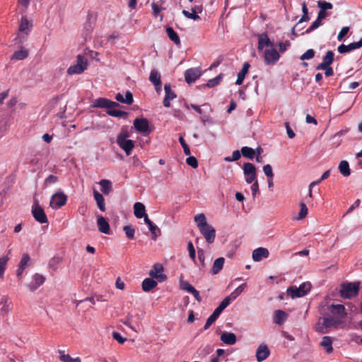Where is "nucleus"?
Masks as SVG:
<instances>
[{
	"label": "nucleus",
	"mask_w": 362,
	"mask_h": 362,
	"mask_svg": "<svg viewBox=\"0 0 362 362\" xmlns=\"http://www.w3.org/2000/svg\"><path fill=\"white\" fill-rule=\"evenodd\" d=\"M225 262V259L223 257L217 258L214 264L211 269V274L215 275L220 272V271L223 269V264Z\"/></svg>",
	"instance_id": "obj_36"
},
{
	"label": "nucleus",
	"mask_w": 362,
	"mask_h": 362,
	"mask_svg": "<svg viewBox=\"0 0 362 362\" xmlns=\"http://www.w3.org/2000/svg\"><path fill=\"white\" fill-rule=\"evenodd\" d=\"M328 309L331 313L338 315L341 318L345 317L347 315L344 305L341 304H332L329 306Z\"/></svg>",
	"instance_id": "obj_19"
},
{
	"label": "nucleus",
	"mask_w": 362,
	"mask_h": 362,
	"mask_svg": "<svg viewBox=\"0 0 362 362\" xmlns=\"http://www.w3.org/2000/svg\"><path fill=\"white\" fill-rule=\"evenodd\" d=\"M8 260L9 258L6 255L0 257V279L4 275Z\"/></svg>",
	"instance_id": "obj_46"
},
{
	"label": "nucleus",
	"mask_w": 362,
	"mask_h": 362,
	"mask_svg": "<svg viewBox=\"0 0 362 362\" xmlns=\"http://www.w3.org/2000/svg\"><path fill=\"white\" fill-rule=\"evenodd\" d=\"M302 11H303V16L300 18V19L298 21V22L296 24V25L292 29V34L294 36H297L298 34L297 33V31H300L303 30V28H299V25L303 23L308 21L310 20V18L308 16V9L307 8V5L305 2H303L302 4Z\"/></svg>",
	"instance_id": "obj_13"
},
{
	"label": "nucleus",
	"mask_w": 362,
	"mask_h": 362,
	"mask_svg": "<svg viewBox=\"0 0 362 362\" xmlns=\"http://www.w3.org/2000/svg\"><path fill=\"white\" fill-rule=\"evenodd\" d=\"M186 163L188 165L192 167L193 168H197L198 167V161L194 156H189L186 159Z\"/></svg>",
	"instance_id": "obj_64"
},
{
	"label": "nucleus",
	"mask_w": 362,
	"mask_h": 362,
	"mask_svg": "<svg viewBox=\"0 0 362 362\" xmlns=\"http://www.w3.org/2000/svg\"><path fill=\"white\" fill-rule=\"evenodd\" d=\"M339 170L344 177H348L351 174L349 164L346 160H342L339 163Z\"/></svg>",
	"instance_id": "obj_38"
},
{
	"label": "nucleus",
	"mask_w": 362,
	"mask_h": 362,
	"mask_svg": "<svg viewBox=\"0 0 362 362\" xmlns=\"http://www.w3.org/2000/svg\"><path fill=\"white\" fill-rule=\"evenodd\" d=\"M133 124L136 131L144 136L149 135L153 131V128L150 127L149 122L146 118H136Z\"/></svg>",
	"instance_id": "obj_4"
},
{
	"label": "nucleus",
	"mask_w": 362,
	"mask_h": 362,
	"mask_svg": "<svg viewBox=\"0 0 362 362\" xmlns=\"http://www.w3.org/2000/svg\"><path fill=\"white\" fill-rule=\"evenodd\" d=\"M187 249L189 251V257L195 262L196 259V250L192 242H189L187 244Z\"/></svg>",
	"instance_id": "obj_60"
},
{
	"label": "nucleus",
	"mask_w": 362,
	"mask_h": 362,
	"mask_svg": "<svg viewBox=\"0 0 362 362\" xmlns=\"http://www.w3.org/2000/svg\"><path fill=\"white\" fill-rule=\"evenodd\" d=\"M94 199L97 203V206L102 211H105V202L103 196L97 190H93Z\"/></svg>",
	"instance_id": "obj_32"
},
{
	"label": "nucleus",
	"mask_w": 362,
	"mask_h": 362,
	"mask_svg": "<svg viewBox=\"0 0 362 362\" xmlns=\"http://www.w3.org/2000/svg\"><path fill=\"white\" fill-rule=\"evenodd\" d=\"M117 145L126 153L127 156H129L134 148V141L129 139L117 142Z\"/></svg>",
	"instance_id": "obj_26"
},
{
	"label": "nucleus",
	"mask_w": 362,
	"mask_h": 362,
	"mask_svg": "<svg viewBox=\"0 0 362 362\" xmlns=\"http://www.w3.org/2000/svg\"><path fill=\"white\" fill-rule=\"evenodd\" d=\"M97 225L100 232L105 234H110V225L103 216H98Z\"/></svg>",
	"instance_id": "obj_21"
},
{
	"label": "nucleus",
	"mask_w": 362,
	"mask_h": 362,
	"mask_svg": "<svg viewBox=\"0 0 362 362\" xmlns=\"http://www.w3.org/2000/svg\"><path fill=\"white\" fill-rule=\"evenodd\" d=\"M332 342L333 339L331 337L325 336L322 339L320 346L325 349L327 354H331L333 352Z\"/></svg>",
	"instance_id": "obj_30"
},
{
	"label": "nucleus",
	"mask_w": 362,
	"mask_h": 362,
	"mask_svg": "<svg viewBox=\"0 0 362 362\" xmlns=\"http://www.w3.org/2000/svg\"><path fill=\"white\" fill-rule=\"evenodd\" d=\"M263 57L264 63L267 65L274 64L280 58V55L276 49L274 45L271 47L264 49Z\"/></svg>",
	"instance_id": "obj_6"
},
{
	"label": "nucleus",
	"mask_w": 362,
	"mask_h": 362,
	"mask_svg": "<svg viewBox=\"0 0 362 362\" xmlns=\"http://www.w3.org/2000/svg\"><path fill=\"white\" fill-rule=\"evenodd\" d=\"M232 301V300L230 299V298L229 296H227L218 305V306L216 308V309L220 311L221 313L223 312V310L227 308L230 302Z\"/></svg>",
	"instance_id": "obj_50"
},
{
	"label": "nucleus",
	"mask_w": 362,
	"mask_h": 362,
	"mask_svg": "<svg viewBox=\"0 0 362 362\" xmlns=\"http://www.w3.org/2000/svg\"><path fill=\"white\" fill-rule=\"evenodd\" d=\"M269 354L270 351L267 345H259L256 352L257 361L259 362L263 361L269 356Z\"/></svg>",
	"instance_id": "obj_20"
},
{
	"label": "nucleus",
	"mask_w": 362,
	"mask_h": 362,
	"mask_svg": "<svg viewBox=\"0 0 362 362\" xmlns=\"http://www.w3.org/2000/svg\"><path fill=\"white\" fill-rule=\"evenodd\" d=\"M263 171L267 178L274 177L272 168L269 164H267L263 166Z\"/></svg>",
	"instance_id": "obj_62"
},
{
	"label": "nucleus",
	"mask_w": 362,
	"mask_h": 362,
	"mask_svg": "<svg viewBox=\"0 0 362 362\" xmlns=\"http://www.w3.org/2000/svg\"><path fill=\"white\" fill-rule=\"evenodd\" d=\"M361 47H362V37L360 39L359 41L350 43L348 45H345L344 44L340 45L337 47V51L340 54H344V53H346V52H351L352 50H354V49H359Z\"/></svg>",
	"instance_id": "obj_15"
},
{
	"label": "nucleus",
	"mask_w": 362,
	"mask_h": 362,
	"mask_svg": "<svg viewBox=\"0 0 362 362\" xmlns=\"http://www.w3.org/2000/svg\"><path fill=\"white\" fill-rule=\"evenodd\" d=\"M300 210L298 214V216L296 218L297 220H301V219L304 218L308 214V207H307L306 204L301 202L300 204Z\"/></svg>",
	"instance_id": "obj_53"
},
{
	"label": "nucleus",
	"mask_w": 362,
	"mask_h": 362,
	"mask_svg": "<svg viewBox=\"0 0 362 362\" xmlns=\"http://www.w3.org/2000/svg\"><path fill=\"white\" fill-rule=\"evenodd\" d=\"M319 324L322 327L319 328L320 332L324 333L323 328H328L337 324L336 320L332 316L324 317L320 320Z\"/></svg>",
	"instance_id": "obj_25"
},
{
	"label": "nucleus",
	"mask_w": 362,
	"mask_h": 362,
	"mask_svg": "<svg viewBox=\"0 0 362 362\" xmlns=\"http://www.w3.org/2000/svg\"><path fill=\"white\" fill-rule=\"evenodd\" d=\"M288 314L281 310H277L274 312V322L277 325H282L286 320Z\"/></svg>",
	"instance_id": "obj_31"
},
{
	"label": "nucleus",
	"mask_w": 362,
	"mask_h": 362,
	"mask_svg": "<svg viewBox=\"0 0 362 362\" xmlns=\"http://www.w3.org/2000/svg\"><path fill=\"white\" fill-rule=\"evenodd\" d=\"M315 52L313 49H308L305 53H303L300 57V59L301 60H308L313 59L315 57Z\"/></svg>",
	"instance_id": "obj_56"
},
{
	"label": "nucleus",
	"mask_w": 362,
	"mask_h": 362,
	"mask_svg": "<svg viewBox=\"0 0 362 362\" xmlns=\"http://www.w3.org/2000/svg\"><path fill=\"white\" fill-rule=\"evenodd\" d=\"M32 214L35 221L40 223H46L48 222L44 209L39 205L37 201L34 202L32 206Z\"/></svg>",
	"instance_id": "obj_7"
},
{
	"label": "nucleus",
	"mask_w": 362,
	"mask_h": 362,
	"mask_svg": "<svg viewBox=\"0 0 362 362\" xmlns=\"http://www.w3.org/2000/svg\"><path fill=\"white\" fill-rule=\"evenodd\" d=\"M107 114L110 116L115 117H122L124 116H127L128 115V113L125 111L119 110H113L112 108L107 110Z\"/></svg>",
	"instance_id": "obj_47"
},
{
	"label": "nucleus",
	"mask_w": 362,
	"mask_h": 362,
	"mask_svg": "<svg viewBox=\"0 0 362 362\" xmlns=\"http://www.w3.org/2000/svg\"><path fill=\"white\" fill-rule=\"evenodd\" d=\"M123 230L128 239L132 240L134 238L135 230L131 225L124 226Z\"/></svg>",
	"instance_id": "obj_48"
},
{
	"label": "nucleus",
	"mask_w": 362,
	"mask_h": 362,
	"mask_svg": "<svg viewBox=\"0 0 362 362\" xmlns=\"http://www.w3.org/2000/svg\"><path fill=\"white\" fill-rule=\"evenodd\" d=\"M221 340L226 344L233 345L236 343L237 338L234 333L224 332L221 335Z\"/></svg>",
	"instance_id": "obj_27"
},
{
	"label": "nucleus",
	"mask_w": 362,
	"mask_h": 362,
	"mask_svg": "<svg viewBox=\"0 0 362 362\" xmlns=\"http://www.w3.org/2000/svg\"><path fill=\"white\" fill-rule=\"evenodd\" d=\"M134 214L138 218H145V216H147L146 214L145 206L141 202H136L134 205Z\"/></svg>",
	"instance_id": "obj_29"
},
{
	"label": "nucleus",
	"mask_w": 362,
	"mask_h": 362,
	"mask_svg": "<svg viewBox=\"0 0 362 362\" xmlns=\"http://www.w3.org/2000/svg\"><path fill=\"white\" fill-rule=\"evenodd\" d=\"M165 90V98L163 99V105L165 107H169L170 106V100L176 98V93L172 90L171 86L170 84H165L164 86Z\"/></svg>",
	"instance_id": "obj_16"
},
{
	"label": "nucleus",
	"mask_w": 362,
	"mask_h": 362,
	"mask_svg": "<svg viewBox=\"0 0 362 362\" xmlns=\"http://www.w3.org/2000/svg\"><path fill=\"white\" fill-rule=\"evenodd\" d=\"M202 75L201 70L199 68L188 69L185 72V79L188 83H194Z\"/></svg>",
	"instance_id": "obj_12"
},
{
	"label": "nucleus",
	"mask_w": 362,
	"mask_h": 362,
	"mask_svg": "<svg viewBox=\"0 0 362 362\" xmlns=\"http://www.w3.org/2000/svg\"><path fill=\"white\" fill-rule=\"evenodd\" d=\"M258 40L257 49L259 52L262 51L264 49L269 48L274 45L267 33H262L257 35Z\"/></svg>",
	"instance_id": "obj_10"
},
{
	"label": "nucleus",
	"mask_w": 362,
	"mask_h": 362,
	"mask_svg": "<svg viewBox=\"0 0 362 362\" xmlns=\"http://www.w3.org/2000/svg\"><path fill=\"white\" fill-rule=\"evenodd\" d=\"M30 260V257L28 254H23L22 258L20 261L19 267L23 269H25L29 266V262Z\"/></svg>",
	"instance_id": "obj_51"
},
{
	"label": "nucleus",
	"mask_w": 362,
	"mask_h": 362,
	"mask_svg": "<svg viewBox=\"0 0 362 362\" xmlns=\"http://www.w3.org/2000/svg\"><path fill=\"white\" fill-rule=\"evenodd\" d=\"M182 13L187 18H189V19H192L194 21H197L199 19H200V17L198 16V14H197L194 11H192V13L186 11V10H183L182 11Z\"/></svg>",
	"instance_id": "obj_59"
},
{
	"label": "nucleus",
	"mask_w": 362,
	"mask_h": 362,
	"mask_svg": "<svg viewBox=\"0 0 362 362\" xmlns=\"http://www.w3.org/2000/svg\"><path fill=\"white\" fill-rule=\"evenodd\" d=\"M334 53L329 50L322 58V62L319 64L316 67L317 68H327L330 66L334 59Z\"/></svg>",
	"instance_id": "obj_24"
},
{
	"label": "nucleus",
	"mask_w": 362,
	"mask_h": 362,
	"mask_svg": "<svg viewBox=\"0 0 362 362\" xmlns=\"http://www.w3.org/2000/svg\"><path fill=\"white\" fill-rule=\"evenodd\" d=\"M241 153L243 156L249 158L250 160H252L255 158V150H254L252 148L248 147V146H243L241 148Z\"/></svg>",
	"instance_id": "obj_40"
},
{
	"label": "nucleus",
	"mask_w": 362,
	"mask_h": 362,
	"mask_svg": "<svg viewBox=\"0 0 362 362\" xmlns=\"http://www.w3.org/2000/svg\"><path fill=\"white\" fill-rule=\"evenodd\" d=\"M241 157V153L238 150H235L233 152L231 157H226L224 160L227 162L236 161Z\"/></svg>",
	"instance_id": "obj_57"
},
{
	"label": "nucleus",
	"mask_w": 362,
	"mask_h": 362,
	"mask_svg": "<svg viewBox=\"0 0 362 362\" xmlns=\"http://www.w3.org/2000/svg\"><path fill=\"white\" fill-rule=\"evenodd\" d=\"M32 27V21H29L25 16H22L19 25V32L27 35L30 32Z\"/></svg>",
	"instance_id": "obj_22"
},
{
	"label": "nucleus",
	"mask_w": 362,
	"mask_h": 362,
	"mask_svg": "<svg viewBox=\"0 0 362 362\" xmlns=\"http://www.w3.org/2000/svg\"><path fill=\"white\" fill-rule=\"evenodd\" d=\"M149 81L153 84V85H159L160 81V75L158 73V71L156 69H153L151 71L150 76H149Z\"/></svg>",
	"instance_id": "obj_44"
},
{
	"label": "nucleus",
	"mask_w": 362,
	"mask_h": 362,
	"mask_svg": "<svg viewBox=\"0 0 362 362\" xmlns=\"http://www.w3.org/2000/svg\"><path fill=\"white\" fill-rule=\"evenodd\" d=\"M321 21H322L317 18L312 25L305 32H302L301 34L303 35L304 33H309L313 31L321 25Z\"/></svg>",
	"instance_id": "obj_58"
},
{
	"label": "nucleus",
	"mask_w": 362,
	"mask_h": 362,
	"mask_svg": "<svg viewBox=\"0 0 362 362\" xmlns=\"http://www.w3.org/2000/svg\"><path fill=\"white\" fill-rule=\"evenodd\" d=\"M194 221L197 223L199 229H201V228L206 227L207 225H209L206 222L205 215L202 213L199 214L194 216Z\"/></svg>",
	"instance_id": "obj_39"
},
{
	"label": "nucleus",
	"mask_w": 362,
	"mask_h": 362,
	"mask_svg": "<svg viewBox=\"0 0 362 362\" xmlns=\"http://www.w3.org/2000/svg\"><path fill=\"white\" fill-rule=\"evenodd\" d=\"M311 284L309 282H304L300 285L299 287L290 286L287 288L286 292L288 296L292 298H300L305 296L311 289Z\"/></svg>",
	"instance_id": "obj_2"
},
{
	"label": "nucleus",
	"mask_w": 362,
	"mask_h": 362,
	"mask_svg": "<svg viewBox=\"0 0 362 362\" xmlns=\"http://www.w3.org/2000/svg\"><path fill=\"white\" fill-rule=\"evenodd\" d=\"M221 79H222V74H219L217 76H216L215 78L209 80L206 84V86H207L209 88L214 87V86H217L221 82Z\"/></svg>",
	"instance_id": "obj_52"
},
{
	"label": "nucleus",
	"mask_w": 362,
	"mask_h": 362,
	"mask_svg": "<svg viewBox=\"0 0 362 362\" xmlns=\"http://www.w3.org/2000/svg\"><path fill=\"white\" fill-rule=\"evenodd\" d=\"M164 269L162 264H155L149 272V275L153 279H156L159 282L164 281L167 276L163 273Z\"/></svg>",
	"instance_id": "obj_9"
},
{
	"label": "nucleus",
	"mask_w": 362,
	"mask_h": 362,
	"mask_svg": "<svg viewBox=\"0 0 362 362\" xmlns=\"http://www.w3.org/2000/svg\"><path fill=\"white\" fill-rule=\"evenodd\" d=\"M45 277L41 274H35L33 276V282L28 285L30 291H35L39 286L44 284Z\"/></svg>",
	"instance_id": "obj_18"
},
{
	"label": "nucleus",
	"mask_w": 362,
	"mask_h": 362,
	"mask_svg": "<svg viewBox=\"0 0 362 362\" xmlns=\"http://www.w3.org/2000/svg\"><path fill=\"white\" fill-rule=\"evenodd\" d=\"M92 106L93 107H99V108H106L109 110L110 108L119 107V103L110 100L105 98H98L95 99L93 102Z\"/></svg>",
	"instance_id": "obj_11"
},
{
	"label": "nucleus",
	"mask_w": 362,
	"mask_h": 362,
	"mask_svg": "<svg viewBox=\"0 0 362 362\" xmlns=\"http://www.w3.org/2000/svg\"><path fill=\"white\" fill-rule=\"evenodd\" d=\"M269 255V250L264 247H258L252 252V259L255 262H259L262 259L267 258Z\"/></svg>",
	"instance_id": "obj_17"
},
{
	"label": "nucleus",
	"mask_w": 362,
	"mask_h": 362,
	"mask_svg": "<svg viewBox=\"0 0 362 362\" xmlns=\"http://www.w3.org/2000/svg\"><path fill=\"white\" fill-rule=\"evenodd\" d=\"M243 169L245 176V182L248 184L255 182L257 177L255 166L251 163H245L243 165Z\"/></svg>",
	"instance_id": "obj_8"
},
{
	"label": "nucleus",
	"mask_w": 362,
	"mask_h": 362,
	"mask_svg": "<svg viewBox=\"0 0 362 362\" xmlns=\"http://www.w3.org/2000/svg\"><path fill=\"white\" fill-rule=\"evenodd\" d=\"M59 353L61 354L60 360L62 362H81L79 357L71 358L70 355L65 354L64 351L59 350Z\"/></svg>",
	"instance_id": "obj_43"
},
{
	"label": "nucleus",
	"mask_w": 362,
	"mask_h": 362,
	"mask_svg": "<svg viewBox=\"0 0 362 362\" xmlns=\"http://www.w3.org/2000/svg\"><path fill=\"white\" fill-rule=\"evenodd\" d=\"M179 141L182 146V147L183 148V151L185 153V154L186 156H189L190 155V149H189V147L188 146V145L186 144L185 139H183V137L180 136L179 138Z\"/></svg>",
	"instance_id": "obj_63"
},
{
	"label": "nucleus",
	"mask_w": 362,
	"mask_h": 362,
	"mask_svg": "<svg viewBox=\"0 0 362 362\" xmlns=\"http://www.w3.org/2000/svg\"><path fill=\"white\" fill-rule=\"evenodd\" d=\"M66 202L67 196L62 191H58L52 195L49 206L53 209H58L64 206Z\"/></svg>",
	"instance_id": "obj_5"
},
{
	"label": "nucleus",
	"mask_w": 362,
	"mask_h": 362,
	"mask_svg": "<svg viewBox=\"0 0 362 362\" xmlns=\"http://www.w3.org/2000/svg\"><path fill=\"white\" fill-rule=\"evenodd\" d=\"M151 8L153 10V15L154 17H158L160 15V12L162 10L165 9L164 7L160 6V5H158V3L156 2H153L151 4Z\"/></svg>",
	"instance_id": "obj_55"
},
{
	"label": "nucleus",
	"mask_w": 362,
	"mask_h": 362,
	"mask_svg": "<svg viewBox=\"0 0 362 362\" xmlns=\"http://www.w3.org/2000/svg\"><path fill=\"white\" fill-rule=\"evenodd\" d=\"M340 296L344 299H351L359 292V282H345L341 284Z\"/></svg>",
	"instance_id": "obj_1"
},
{
	"label": "nucleus",
	"mask_w": 362,
	"mask_h": 362,
	"mask_svg": "<svg viewBox=\"0 0 362 362\" xmlns=\"http://www.w3.org/2000/svg\"><path fill=\"white\" fill-rule=\"evenodd\" d=\"M28 56V52L26 49H21L14 52L12 56L13 59L23 60Z\"/></svg>",
	"instance_id": "obj_45"
},
{
	"label": "nucleus",
	"mask_w": 362,
	"mask_h": 362,
	"mask_svg": "<svg viewBox=\"0 0 362 362\" xmlns=\"http://www.w3.org/2000/svg\"><path fill=\"white\" fill-rule=\"evenodd\" d=\"M11 304L8 297H4L0 301V310L4 313H7L10 310Z\"/></svg>",
	"instance_id": "obj_42"
},
{
	"label": "nucleus",
	"mask_w": 362,
	"mask_h": 362,
	"mask_svg": "<svg viewBox=\"0 0 362 362\" xmlns=\"http://www.w3.org/2000/svg\"><path fill=\"white\" fill-rule=\"evenodd\" d=\"M115 99L119 103L127 105H132L134 102L133 95L129 90L125 93V98L123 97L122 94L118 93L115 96Z\"/></svg>",
	"instance_id": "obj_28"
},
{
	"label": "nucleus",
	"mask_w": 362,
	"mask_h": 362,
	"mask_svg": "<svg viewBox=\"0 0 362 362\" xmlns=\"http://www.w3.org/2000/svg\"><path fill=\"white\" fill-rule=\"evenodd\" d=\"M246 288L247 284L244 283L236 288L228 296L232 300H234L243 292Z\"/></svg>",
	"instance_id": "obj_41"
},
{
	"label": "nucleus",
	"mask_w": 362,
	"mask_h": 362,
	"mask_svg": "<svg viewBox=\"0 0 362 362\" xmlns=\"http://www.w3.org/2000/svg\"><path fill=\"white\" fill-rule=\"evenodd\" d=\"M317 6L322 11H326L327 10L332 9L333 8V5L330 2H327L325 1H318Z\"/></svg>",
	"instance_id": "obj_54"
},
{
	"label": "nucleus",
	"mask_w": 362,
	"mask_h": 362,
	"mask_svg": "<svg viewBox=\"0 0 362 362\" xmlns=\"http://www.w3.org/2000/svg\"><path fill=\"white\" fill-rule=\"evenodd\" d=\"M166 33L171 41H173L176 45H180L181 41L177 33L171 27L166 28Z\"/></svg>",
	"instance_id": "obj_37"
},
{
	"label": "nucleus",
	"mask_w": 362,
	"mask_h": 362,
	"mask_svg": "<svg viewBox=\"0 0 362 362\" xmlns=\"http://www.w3.org/2000/svg\"><path fill=\"white\" fill-rule=\"evenodd\" d=\"M99 185L102 192L105 195H108L112 191V184L109 180L103 179L99 182Z\"/></svg>",
	"instance_id": "obj_33"
},
{
	"label": "nucleus",
	"mask_w": 362,
	"mask_h": 362,
	"mask_svg": "<svg viewBox=\"0 0 362 362\" xmlns=\"http://www.w3.org/2000/svg\"><path fill=\"white\" fill-rule=\"evenodd\" d=\"M88 66V60L82 54H78L76 57V63L70 66L67 69V74L69 75L80 74L83 73Z\"/></svg>",
	"instance_id": "obj_3"
},
{
	"label": "nucleus",
	"mask_w": 362,
	"mask_h": 362,
	"mask_svg": "<svg viewBox=\"0 0 362 362\" xmlns=\"http://www.w3.org/2000/svg\"><path fill=\"white\" fill-rule=\"evenodd\" d=\"M199 230L208 243L211 244L214 242L216 238V230L212 226L207 225L206 227L201 228Z\"/></svg>",
	"instance_id": "obj_14"
},
{
	"label": "nucleus",
	"mask_w": 362,
	"mask_h": 362,
	"mask_svg": "<svg viewBox=\"0 0 362 362\" xmlns=\"http://www.w3.org/2000/svg\"><path fill=\"white\" fill-rule=\"evenodd\" d=\"M249 68H250V64L248 62H245L243 64L241 71L238 74V78L235 81L236 85L240 86L243 83V81L245 77V75L248 72Z\"/></svg>",
	"instance_id": "obj_35"
},
{
	"label": "nucleus",
	"mask_w": 362,
	"mask_h": 362,
	"mask_svg": "<svg viewBox=\"0 0 362 362\" xmlns=\"http://www.w3.org/2000/svg\"><path fill=\"white\" fill-rule=\"evenodd\" d=\"M157 282L153 278H146L142 282V289L145 292H148L157 286Z\"/></svg>",
	"instance_id": "obj_34"
},
{
	"label": "nucleus",
	"mask_w": 362,
	"mask_h": 362,
	"mask_svg": "<svg viewBox=\"0 0 362 362\" xmlns=\"http://www.w3.org/2000/svg\"><path fill=\"white\" fill-rule=\"evenodd\" d=\"M144 222L148 226L149 230L151 233V238L153 240H156L157 237L160 235V229L148 218V216H145Z\"/></svg>",
	"instance_id": "obj_23"
},
{
	"label": "nucleus",
	"mask_w": 362,
	"mask_h": 362,
	"mask_svg": "<svg viewBox=\"0 0 362 362\" xmlns=\"http://www.w3.org/2000/svg\"><path fill=\"white\" fill-rule=\"evenodd\" d=\"M180 288L182 290L187 291L188 293H190L194 288L189 283L181 280Z\"/></svg>",
	"instance_id": "obj_61"
},
{
	"label": "nucleus",
	"mask_w": 362,
	"mask_h": 362,
	"mask_svg": "<svg viewBox=\"0 0 362 362\" xmlns=\"http://www.w3.org/2000/svg\"><path fill=\"white\" fill-rule=\"evenodd\" d=\"M130 136V134L127 128H122L120 133L117 138V142L128 140L127 138Z\"/></svg>",
	"instance_id": "obj_49"
}]
</instances>
